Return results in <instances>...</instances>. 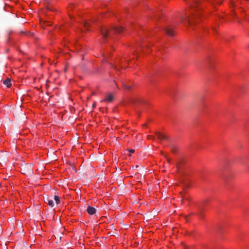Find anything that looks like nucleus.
I'll return each mask as SVG.
<instances>
[{
    "label": "nucleus",
    "mask_w": 249,
    "mask_h": 249,
    "mask_svg": "<svg viewBox=\"0 0 249 249\" xmlns=\"http://www.w3.org/2000/svg\"><path fill=\"white\" fill-rule=\"evenodd\" d=\"M124 31L121 26L112 27L111 28L104 27L101 29V33L104 39L111 38L112 35L114 34H121Z\"/></svg>",
    "instance_id": "obj_1"
},
{
    "label": "nucleus",
    "mask_w": 249,
    "mask_h": 249,
    "mask_svg": "<svg viewBox=\"0 0 249 249\" xmlns=\"http://www.w3.org/2000/svg\"><path fill=\"white\" fill-rule=\"evenodd\" d=\"M145 103V101L139 98H132L130 100V104H131L135 107H136L137 104H141Z\"/></svg>",
    "instance_id": "obj_2"
},
{
    "label": "nucleus",
    "mask_w": 249,
    "mask_h": 249,
    "mask_svg": "<svg viewBox=\"0 0 249 249\" xmlns=\"http://www.w3.org/2000/svg\"><path fill=\"white\" fill-rule=\"evenodd\" d=\"M23 170V173L24 174H32V167H31V165H26L23 169H22Z\"/></svg>",
    "instance_id": "obj_3"
},
{
    "label": "nucleus",
    "mask_w": 249,
    "mask_h": 249,
    "mask_svg": "<svg viewBox=\"0 0 249 249\" xmlns=\"http://www.w3.org/2000/svg\"><path fill=\"white\" fill-rule=\"evenodd\" d=\"M87 211L89 214L92 215L96 213V209L93 207L89 206L87 207Z\"/></svg>",
    "instance_id": "obj_4"
},
{
    "label": "nucleus",
    "mask_w": 249,
    "mask_h": 249,
    "mask_svg": "<svg viewBox=\"0 0 249 249\" xmlns=\"http://www.w3.org/2000/svg\"><path fill=\"white\" fill-rule=\"evenodd\" d=\"M155 134L157 136L159 139L165 140H168V137L167 136L162 134L160 132H156Z\"/></svg>",
    "instance_id": "obj_5"
},
{
    "label": "nucleus",
    "mask_w": 249,
    "mask_h": 249,
    "mask_svg": "<svg viewBox=\"0 0 249 249\" xmlns=\"http://www.w3.org/2000/svg\"><path fill=\"white\" fill-rule=\"evenodd\" d=\"M45 202L52 207L54 206V202L52 198L47 197L45 200Z\"/></svg>",
    "instance_id": "obj_6"
},
{
    "label": "nucleus",
    "mask_w": 249,
    "mask_h": 249,
    "mask_svg": "<svg viewBox=\"0 0 249 249\" xmlns=\"http://www.w3.org/2000/svg\"><path fill=\"white\" fill-rule=\"evenodd\" d=\"M198 209V212L197 213V214L201 218L203 217V214L202 213L203 210V207L202 206H198L197 207Z\"/></svg>",
    "instance_id": "obj_7"
},
{
    "label": "nucleus",
    "mask_w": 249,
    "mask_h": 249,
    "mask_svg": "<svg viewBox=\"0 0 249 249\" xmlns=\"http://www.w3.org/2000/svg\"><path fill=\"white\" fill-rule=\"evenodd\" d=\"M113 99V96L111 94H108L105 97V99L104 101L108 102H111L112 101Z\"/></svg>",
    "instance_id": "obj_8"
},
{
    "label": "nucleus",
    "mask_w": 249,
    "mask_h": 249,
    "mask_svg": "<svg viewBox=\"0 0 249 249\" xmlns=\"http://www.w3.org/2000/svg\"><path fill=\"white\" fill-rule=\"evenodd\" d=\"M193 17L191 18H189V16H187L186 14H184V15H182L181 16V18L182 20L187 19L189 23L190 24H192V18Z\"/></svg>",
    "instance_id": "obj_9"
},
{
    "label": "nucleus",
    "mask_w": 249,
    "mask_h": 249,
    "mask_svg": "<svg viewBox=\"0 0 249 249\" xmlns=\"http://www.w3.org/2000/svg\"><path fill=\"white\" fill-rule=\"evenodd\" d=\"M3 84L6 86L7 87L9 88L11 85V79L9 78H7L3 81Z\"/></svg>",
    "instance_id": "obj_10"
},
{
    "label": "nucleus",
    "mask_w": 249,
    "mask_h": 249,
    "mask_svg": "<svg viewBox=\"0 0 249 249\" xmlns=\"http://www.w3.org/2000/svg\"><path fill=\"white\" fill-rule=\"evenodd\" d=\"M165 33L169 36H172L174 35L173 31L172 29L167 28L164 29Z\"/></svg>",
    "instance_id": "obj_11"
},
{
    "label": "nucleus",
    "mask_w": 249,
    "mask_h": 249,
    "mask_svg": "<svg viewBox=\"0 0 249 249\" xmlns=\"http://www.w3.org/2000/svg\"><path fill=\"white\" fill-rule=\"evenodd\" d=\"M54 199L55 201V203L57 204H58L60 203V199H59V197L58 196H56L55 195L54 197Z\"/></svg>",
    "instance_id": "obj_12"
},
{
    "label": "nucleus",
    "mask_w": 249,
    "mask_h": 249,
    "mask_svg": "<svg viewBox=\"0 0 249 249\" xmlns=\"http://www.w3.org/2000/svg\"><path fill=\"white\" fill-rule=\"evenodd\" d=\"M124 88L127 90H130L131 88V86H128L125 83L123 84Z\"/></svg>",
    "instance_id": "obj_13"
},
{
    "label": "nucleus",
    "mask_w": 249,
    "mask_h": 249,
    "mask_svg": "<svg viewBox=\"0 0 249 249\" xmlns=\"http://www.w3.org/2000/svg\"><path fill=\"white\" fill-rule=\"evenodd\" d=\"M57 235V237L56 236H55L54 235H53L52 237H54V238L56 239L57 238V240L56 241V243L58 242V241H59L61 238V237L59 236V234H56ZM53 237H52V238Z\"/></svg>",
    "instance_id": "obj_14"
},
{
    "label": "nucleus",
    "mask_w": 249,
    "mask_h": 249,
    "mask_svg": "<svg viewBox=\"0 0 249 249\" xmlns=\"http://www.w3.org/2000/svg\"><path fill=\"white\" fill-rule=\"evenodd\" d=\"M171 150L173 153H176L177 151V148L174 145L171 146Z\"/></svg>",
    "instance_id": "obj_15"
},
{
    "label": "nucleus",
    "mask_w": 249,
    "mask_h": 249,
    "mask_svg": "<svg viewBox=\"0 0 249 249\" xmlns=\"http://www.w3.org/2000/svg\"><path fill=\"white\" fill-rule=\"evenodd\" d=\"M90 25L89 22H86L84 23V26L86 29H88Z\"/></svg>",
    "instance_id": "obj_16"
},
{
    "label": "nucleus",
    "mask_w": 249,
    "mask_h": 249,
    "mask_svg": "<svg viewBox=\"0 0 249 249\" xmlns=\"http://www.w3.org/2000/svg\"><path fill=\"white\" fill-rule=\"evenodd\" d=\"M209 202V200L208 199H206V200H204L203 202H202V205H205L206 203L208 202Z\"/></svg>",
    "instance_id": "obj_17"
},
{
    "label": "nucleus",
    "mask_w": 249,
    "mask_h": 249,
    "mask_svg": "<svg viewBox=\"0 0 249 249\" xmlns=\"http://www.w3.org/2000/svg\"><path fill=\"white\" fill-rule=\"evenodd\" d=\"M197 3V1L196 0L194 1V5H192L191 6H192V8L194 9L195 8V4Z\"/></svg>",
    "instance_id": "obj_18"
},
{
    "label": "nucleus",
    "mask_w": 249,
    "mask_h": 249,
    "mask_svg": "<svg viewBox=\"0 0 249 249\" xmlns=\"http://www.w3.org/2000/svg\"><path fill=\"white\" fill-rule=\"evenodd\" d=\"M182 199L181 200V203L182 204L183 202V199H187L188 198H186L185 196H182Z\"/></svg>",
    "instance_id": "obj_19"
},
{
    "label": "nucleus",
    "mask_w": 249,
    "mask_h": 249,
    "mask_svg": "<svg viewBox=\"0 0 249 249\" xmlns=\"http://www.w3.org/2000/svg\"><path fill=\"white\" fill-rule=\"evenodd\" d=\"M177 228H173V229H172V230H173V231H174V232H179V231H176V230H177Z\"/></svg>",
    "instance_id": "obj_20"
},
{
    "label": "nucleus",
    "mask_w": 249,
    "mask_h": 249,
    "mask_svg": "<svg viewBox=\"0 0 249 249\" xmlns=\"http://www.w3.org/2000/svg\"><path fill=\"white\" fill-rule=\"evenodd\" d=\"M177 167L178 170H179L180 168V165L179 164H178L177 165Z\"/></svg>",
    "instance_id": "obj_21"
},
{
    "label": "nucleus",
    "mask_w": 249,
    "mask_h": 249,
    "mask_svg": "<svg viewBox=\"0 0 249 249\" xmlns=\"http://www.w3.org/2000/svg\"><path fill=\"white\" fill-rule=\"evenodd\" d=\"M128 151L130 153H133L134 152V149L128 150Z\"/></svg>",
    "instance_id": "obj_22"
},
{
    "label": "nucleus",
    "mask_w": 249,
    "mask_h": 249,
    "mask_svg": "<svg viewBox=\"0 0 249 249\" xmlns=\"http://www.w3.org/2000/svg\"><path fill=\"white\" fill-rule=\"evenodd\" d=\"M247 170L249 172V164L246 165Z\"/></svg>",
    "instance_id": "obj_23"
},
{
    "label": "nucleus",
    "mask_w": 249,
    "mask_h": 249,
    "mask_svg": "<svg viewBox=\"0 0 249 249\" xmlns=\"http://www.w3.org/2000/svg\"><path fill=\"white\" fill-rule=\"evenodd\" d=\"M64 229L63 228H62L61 229V230L60 231V232H61V233H63L64 232Z\"/></svg>",
    "instance_id": "obj_24"
},
{
    "label": "nucleus",
    "mask_w": 249,
    "mask_h": 249,
    "mask_svg": "<svg viewBox=\"0 0 249 249\" xmlns=\"http://www.w3.org/2000/svg\"><path fill=\"white\" fill-rule=\"evenodd\" d=\"M148 139H154V138L152 136H148Z\"/></svg>",
    "instance_id": "obj_25"
},
{
    "label": "nucleus",
    "mask_w": 249,
    "mask_h": 249,
    "mask_svg": "<svg viewBox=\"0 0 249 249\" xmlns=\"http://www.w3.org/2000/svg\"><path fill=\"white\" fill-rule=\"evenodd\" d=\"M2 230L1 229V226L0 225V233H2Z\"/></svg>",
    "instance_id": "obj_26"
},
{
    "label": "nucleus",
    "mask_w": 249,
    "mask_h": 249,
    "mask_svg": "<svg viewBox=\"0 0 249 249\" xmlns=\"http://www.w3.org/2000/svg\"><path fill=\"white\" fill-rule=\"evenodd\" d=\"M216 231H217V232H224V231H223L222 230H219Z\"/></svg>",
    "instance_id": "obj_27"
},
{
    "label": "nucleus",
    "mask_w": 249,
    "mask_h": 249,
    "mask_svg": "<svg viewBox=\"0 0 249 249\" xmlns=\"http://www.w3.org/2000/svg\"><path fill=\"white\" fill-rule=\"evenodd\" d=\"M167 160L168 162V163H170V160L169 159L167 158Z\"/></svg>",
    "instance_id": "obj_28"
},
{
    "label": "nucleus",
    "mask_w": 249,
    "mask_h": 249,
    "mask_svg": "<svg viewBox=\"0 0 249 249\" xmlns=\"http://www.w3.org/2000/svg\"><path fill=\"white\" fill-rule=\"evenodd\" d=\"M21 33H23V34H25V33H26L25 32H23V31H22Z\"/></svg>",
    "instance_id": "obj_29"
},
{
    "label": "nucleus",
    "mask_w": 249,
    "mask_h": 249,
    "mask_svg": "<svg viewBox=\"0 0 249 249\" xmlns=\"http://www.w3.org/2000/svg\"><path fill=\"white\" fill-rule=\"evenodd\" d=\"M95 104H93V105H92V107H95Z\"/></svg>",
    "instance_id": "obj_30"
}]
</instances>
